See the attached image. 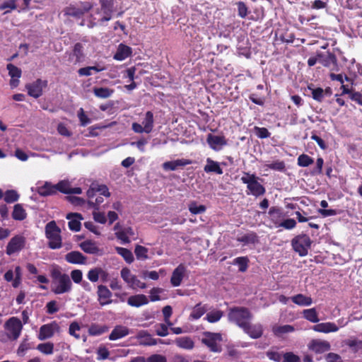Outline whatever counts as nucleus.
I'll return each instance as SVG.
<instances>
[{"instance_id": "f257e3e1", "label": "nucleus", "mask_w": 362, "mask_h": 362, "mask_svg": "<svg viewBox=\"0 0 362 362\" xmlns=\"http://www.w3.org/2000/svg\"><path fill=\"white\" fill-rule=\"evenodd\" d=\"M52 284L51 291L56 295L69 293L72 289V283L69 276L62 273L59 269L51 270Z\"/></svg>"}, {"instance_id": "f03ea898", "label": "nucleus", "mask_w": 362, "mask_h": 362, "mask_svg": "<svg viewBox=\"0 0 362 362\" xmlns=\"http://www.w3.org/2000/svg\"><path fill=\"white\" fill-rule=\"evenodd\" d=\"M243 176L240 180L243 184L247 185L246 193L247 195H252L255 197H261L266 193V189L259 180H262L254 173L243 172Z\"/></svg>"}, {"instance_id": "7ed1b4c3", "label": "nucleus", "mask_w": 362, "mask_h": 362, "mask_svg": "<svg viewBox=\"0 0 362 362\" xmlns=\"http://www.w3.org/2000/svg\"><path fill=\"white\" fill-rule=\"evenodd\" d=\"M252 317L253 315L245 307H233L228 310V320L235 323L241 329L245 327L247 323L251 322Z\"/></svg>"}, {"instance_id": "20e7f679", "label": "nucleus", "mask_w": 362, "mask_h": 362, "mask_svg": "<svg viewBox=\"0 0 362 362\" xmlns=\"http://www.w3.org/2000/svg\"><path fill=\"white\" fill-rule=\"evenodd\" d=\"M61 229L57 226L54 221H49L45 226V235L49 240L48 247L55 250L62 247Z\"/></svg>"}, {"instance_id": "39448f33", "label": "nucleus", "mask_w": 362, "mask_h": 362, "mask_svg": "<svg viewBox=\"0 0 362 362\" xmlns=\"http://www.w3.org/2000/svg\"><path fill=\"white\" fill-rule=\"evenodd\" d=\"M311 244V239L305 234L298 235L291 240V245L294 251L298 253L300 257H304L308 255Z\"/></svg>"}, {"instance_id": "423d86ee", "label": "nucleus", "mask_w": 362, "mask_h": 362, "mask_svg": "<svg viewBox=\"0 0 362 362\" xmlns=\"http://www.w3.org/2000/svg\"><path fill=\"white\" fill-rule=\"evenodd\" d=\"M4 329L7 332L8 339L14 341L20 337L23 325L18 317H11L5 322Z\"/></svg>"}, {"instance_id": "0eeeda50", "label": "nucleus", "mask_w": 362, "mask_h": 362, "mask_svg": "<svg viewBox=\"0 0 362 362\" xmlns=\"http://www.w3.org/2000/svg\"><path fill=\"white\" fill-rule=\"evenodd\" d=\"M318 62L331 71H339V66L337 56L330 51L317 52Z\"/></svg>"}, {"instance_id": "6e6552de", "label": "nucleus", "mask_w": 362, "mask_h": 362, "mask_svg": "<svg viewBox=\"0 0 362 362\" xmlns=\"http://www.w3.org/2000/svg\"><path fill=\"white\" fill-rule=\"evenodd\" d=\"M204 335L205 337L202 339V343L206 345L211 351L220 353L222 349L217 342L222 340L221 334L220 333L206 332L204 333Z\"/></svg>"}, {"instance_id": "1a4fd4ad", "label": "nucleus", "mask_w": 362, "mask_h": 362, "mask_svg": "<svg viewBox=\"0 0 362 362\" xmlns=\"http://www.w3.org/2000/svg\"><path fill=\"white\" fill-rule=\"evenodd\" d=\"M81 7L72 4L66 6L64 9V16L73 17L76 19L81 18L86 12H88L91 9L92 6L88 2H81Z\"/></svg>"}, {"instance_id": "9d476101", "label": "nucleus", "mask_w": 362, "mask_h": 362, "mask_svg": "<svg viewBox=\"0 0 362 362\" xmlns=\"http://www.w3.org/2000/svg\"><path fill=\"white\" fill-rule=\"evenodd\" d=\"M25 238L21 235L13 236L8 243L6 252L8 255H11L21 251L25 245Z\"/></svg>"}, {"instance_id": "9b49d317", "label": "nucleus", "mask_w": 362, "mask_h": 362, "mask_svg": "<svg viewBox=\"0 0 362 362\" xmlns=\"http://www.w3.org/2000/svg\"><path fill=\"white\" fill-rule=\"evenodd\" d=\"M47 86V81L38 78L32 83L26 84L25 88L28 90V93L30 96L38 98L42 95L43 88Z\"/></svg>"}, {"instance_id": "f8f14e48", "label": "nucleus", "mask_w": 362, "mask_h": 362, "mask_svg": "<svg viewBox=\"0 0 362 362\" xmlns=\"http://www.w3.org/2000/svg\"><path fill=\"white\" fill-rule=\"evenodd\" d=\"M268 214L270 222L275 228H279V224L286 216L283 209L279 206L270 207Z\"/></svg>"}, {"instance_id": "ddd939ff", "label": "nucleus", "mask_w": 362, "mask_h": 362, "mask_svg": "<svg viewBox=\"0 0 362 362\" xmlns=\"http://www.w3.org/2000/svg\"><path fill=\"white\" fill-rule=\"evenodd\" d=\"M101 11L103 14L101 21H108L115 11V0H99Z\"/></svg>"}, {"instance_id": "4468645a", "label": "nucleus", "mask_w": 362, "mask_h": 362, "mask_svg": "<svg viewBox=\"0 0 362 362\" xmlns=\"http://www.w3.org/2000/svg\"><path fill=\"white\" fill-rule=\"evenodd\" d=\"M59 327L56 322H52L49 324L43 325L40 327L38 339L40 340H45L52 337L55 331L59 330Z\"/></svg>"}, {"instance_id": "2eb2a0df", "label": "nucleus", "mask_w": 362, "mask_h": 362, "mask_svg": "<svg viewBox=\"0 0 362 362\" xmlns=\"http://www.w3.org/2000/svg\"><path fill=\"white\" fill-rule=\"evenodd\" d=\"M243 332L252 339H259L263 334V327L261 324H252L250 322L242 328Z\"/></svg>"}, {"instance_id": "dca6fc26", "label": "nucleus", "mask_w": 362, "mask_h": 362, "mask_svg": "<svg viewBox=\"0 0 362 362\" xmlns=\"http://www.w3.org/2000/svg\"><path fill=\"white\" fill-rule=\"evenodd\" d=\"M206 142L211 149L216 151L227 145V140L224 136H216L211 134L207 135Z\"/></svg>"}, {"instance_id": "f3484780", "label": "nucleus", "mask_w": 362, "mask_h": 362, "mask_svg": "<svg viewBox=\"0 0 362 362\" xmlns=\"http://www.w3.org/2000/svg\"><path fill=\"white\" fill-rule=\"evenodd\" d=\"M98 301L101 306L109 305L112 303L110 299L112 296L111 291L107 288V286L103 285H99L98 286Z\"/></svg>"}, {"instance_id": "a211bd4d", "label": "nucleus", "mask_w": 362, "mask_h": 362, "mask_svg": "<svg viewBox=\"0 0 362 362\" xmlns=\"http://www.w3.org/2000/svg\"><path fill=\"white\" fill-rule=\"evenodd\" d=\"M65 260L73 264H86L87 257L79 251H71L65 255Z\"/></svg>"}, {"instance_id": "6ab92c4d", "label": "nucleus", "mask_w": 362, "mask_h": 362, "mask_svg": "<svg viewBox=\"0 0 362 362\" xmlns=\"http://www.w3.org/2000/svg\"><path fill=\"white\" fill-rule=\"evenodd\" d=\"M66 218L69 220L68 223L69 228L75 232L81 230V224L80 221L83 219V216L78 213H69Z\"/></svg>"}, {"instance_id": "aec40b11", "label": "nucleus", "mask_w": 362, "mask_h": 362, "mask_svg": "<svg viewBox=\"0 0 362 362\" xmlns=\"http://www.w3.org/2000/svg\"><path fill=\"white\" fill-rule=\"evenodd\" d=\"M330 344L327 341L313 339L309 344V349L316 354H322L330 349Z\"/></svg>"}, {"instance_id": "412c9836", "label": "nucleus", "mask_w": 362, "mask_h": 362, "mask_svg": "<svg viewBox=\"0 0 362 362\" xmlns=\"http://www.w3.org/2000/svg\"><path fill=\"white\" fill-rule=\"evenodd\" d=\"M185 270V267L182 264H179L174 269L170 278V283L173 286H179L181 284Z\"/></svg>"}, {"instance_id": "4be33fe9", "label": "nucleus", "mask_w": 362, "mask_h": 362, "mask_svg": "<svg viewBox=\"0 0 362 362\" xmlns=\"http://www.w3.org/2000/svg\"><path fill=\"white\" fill-rule=\"evenodd\" d=\"M192 163V160L189 159H177L175 160L167 161L163 163V168L165 170H175L179 167H183Z\"/></svg>"}, {"instance_id": "5701e85b", "label": "nucleus", "mask_w": 362, "mask_h": 362, "mask_svg": "<svg viewBox=\"0 0 362 362\" xmlns=\"http://www.w3.org/2000/svg\"><path fill=\"white\" fill-rule=\"evenodd\" d=\"M139 339V344L141 346H154L156 345L158 341L156 339L152 337L146 331H140L136 335Z\"/></svg>"}, {"instance_id": "b1692460", "label": "nucleus", "mask_w": 362, "mask_h": 362, "mask_svg": "<svg viewBox=\"0 0 362 362\" xmlns=\"http://www.w3.org/2000/svg\"><path fill=\"white\" fill-rule=\"evenodd\" d=\"M129 329L127 327L122 325H117L112 330L109 335V339L111 341L122 339L129 334Z\"/></svg>"}, {"instance_id": "393cba45", "label": "nucleus", "mask_w": 362, "mask_h": 362, "mask_svg": "<svg viewBox=\"0 0 362 362\" xmlns=\"http://www.w3.org/2000/svg\"><path fill=\"white\" fill-rule=\"evenodd\" d=\"M127 303L132 307L139 308L148 303V299L144 294H136L131 296L127 299Z\"/></svg>"}, {"instance_id": "a878e982", "label": "nucleus", "mask_w": 362, "mask_h": 362, "mask_svg": "<svg viewBox=\"0 0 362 362\" xmlns=\"http://www.w3.org/2000/svg\"><path fill=\"white\" fill-rule=\"evenodd\" d=\"M313 329L317 332L329 333L338 331V326L334 322H322L313 326Z\"/></svg>"}, {"instance_id": "bb28decb", "label": "nucleus", "mask_w": 362, "mask_h": 362, "mask_svg": "<svg viewBox=\"0 0 362 362\" xmlns=\"http://www.w3.org/2000/svg\"><path fill=\"white\" fill-rule=\"evenodd\" d=\"M81 249L86 253L91 255H97L100 252L99 247L95 242L88 240L82 242L79 245Z\"/></svg>"}, {"instance_id": "cd10ccee", "label": "nucleus", "mask_w": 362, "mask_h": 362, "mask_svg": "<svg viewBox=\"0 0 362 362\" xmlns=\"http://www.w3.org/2000/svg\"><path fill=\"white\" fill-rule=\"evenodd\" d=\"M175 343L179 348L183 349L192 350L194 347V342L190 337H177Z\"/></svg>"}, {"instance_id": "c85d7f7f", "label": "nucleus", "mask_w": 362, "mask_h": 362, "mask_svg": "<svg viewBox=\"0 0 362 362\" xmlns=\"http://www.w3.org/2000/svg\"><path fill=\"white\" fill-rule=\"evenodd\" d=\"M72 55L75 56L74 64L82 62L85 58L84 47L81 42L76 43L72 49Z\"/></svg>"}, {"instance_id": "c756f323", "label": "nucleus", "mask_w": 362, "mask_h": 362, "mask_svg": "<svg viewBox=\"0 0 362 362\" xmlns=\"http://www.w3.org/2000/svg\"><path fill=\"white\" fill-rule=\"evenodd\" d=\"M204 170L207 173H214L217 175H222L223 173L219 163L210 158L206 159V165L204 166Z\"/></svg>"}, {"instance_id": "7c9ffc66", "label": "nucleus", "mask_w": 362, "mask_h": 362, "mask_svg": "<svg viewBox=\"0 0 362 362\" xmlns=\"http://www.w3.org/2000/svg\"><path fill=\"white\" fill-rule=\"evenodd\" d=\"M37 192L40 195L47 197L56 194L57 192V188L56 185L46 182L44 185L38 187Z\"/></svg>"}, {"instance_id": "2f4dec72", "label": "nucleus", "mask_w": 362, "mask_h": 362, "mask_svg": "<svg viewBox=\"0 0 362 362\" xmlns=\"http://www.w3.org/2000/svg\"><path fill=\"white\" fill-rule=\"evenodd\" d=\"M237 241L242 243L244 245H255L259 242V237L255 232L251 231L240 237H238Z\"/></svg>"}, {"instance_id": "473e14b6", "label": "nucleus", "mask_w": 362, "mask_h": 362, "mask_svg": "<svg viewBox=\"0 0 362 362\" xmlns=\"http://www.w3.org/2000/svg\"><path fill=\"white\" fill-rule=\"evenodd\" d=\"M131 54L132 49L129 47L120 44L114 56V59L118 61H122L129 57Z\"/></svg>"}, {"instance_id": "72a5a7b5", "label": "nucleus", "mask_w": 362, "mask_h": 362, "mask_svg": "<svg viewBox=\"0 0 362 362\" xmlns=\"http://www.w3.org/2000/svg\"><path fill=\"white\" fill-rule=\"evenodd\" d=\"M292 302L300 306H309L313 303L311 297L299 293L291 298Z\"/></svg>"}, {"instance_id": "f704fd0d", "label": "nucleus", "mask_w": 362, "mask_h": 362, "mask_svg": "<svg viewBox=\"0 0 362 362\" xmlns=\"http://www.w3.org/2000/svg\"><path fill=\"white\" fill-rule=\"evenodd\" d=\"M154 119L151 111H147L142 121V126L146 129V133L149 134L153 129Z\"/></svg>"}, {"instance_id": "c9c22d12", "label": "nucleus", "mask_w": 362, "mask_h": 362, "mask_svg": "<svg viewBox=\"0 0 362 362\" xmlns=\"http://www.w3.org/2000/svg\"><path fill=\"white\" fill-rule=\"evenodd\" d=\"M206 310V305H202L201 303H199L193 308L189 315V318L192 320H198L204 315Z\"/></svg>"}, {"instance_id": "e433bc0d", "label": "nucleus", "mask_w": 362, "mask_h": 362, "mask_svg": "<svg viewBox=\"0 0 362 362\" xmlns=\"http://www.w3.org/2000/svg\"><path fill=\"white\" fill-rule=\"evenodd\" d=\"M27 217V213L21 204H16L13 206L12 218L16 221H23Z\"/></svg>"}, {"instance_id": "4c0bfd02", "label": "nucleus", "mask_w": 362, "mask_h": 362, "mask_svg": "<svg viewBox=\"0 0 362 362\" xmlns=\"http://www.w3.org/2000/svg\"><path fill=\"white\" fill-rule=\"evenodd\" d=\"M93 92L97 98L105 99L110 98L113 94L114 90L109 88L95 87Z\"/></svg>"}, {"instance_id": "58836bf2", "label": "nucleus", "mask_w": 362, "mask_h": 362, "mask_svg": "<svg viewBox=\"0 0 362 362\" xmlns=\"http://www.w3.org/2000/svg\"><path fill=\"white\" fill-rule=\"evenodd\" d=\"M115 250L117 254L123 257L127 263L131 264L134 262V255L130 250L124 247H116Z\"/></svg>"}, {"instance_id": "ea45409f", "label": "nucleus", "mask_w": 362, "mask_h": 362, "mask_svg": "<svg viewBox=\"0 0 362 362\" xmlns=\"http://www.w3.org/2000/svg\"><path fill=\"white\" fill-rule=\"evenodd\" d=\"M103 70H105L104 66H101L99 65L91 66L80 68L78 70V74L80 76H89L92 74V71H94L95 72H100Z\"/></svg>"}, {"instance_id": "a19ab883", "label": "nucleus", "mask_w": 362, "mask_h": 362, "mask_svg": "<svg viewBox=\"0 0 362 362\" xmlns=\"http://www.w3.org/2000/svg\"><path fill=\"white\" fill-rule=\"evenodd\" d=\"M303 316L305 320L313 323H317L320 321L317 312L315 308L304 310Z\"/></svg>"}, {"instance_id": "79ce46f5", "label": "nucleus", "mask_w": 362, "mask_h": 362, "mask_svg": "<svg viewBox=\"0 0 362 362\" xmlns=\"http://www.w3.org/2000/svg\"><path fill=\"white\" fill-rule=\"evenodd\" d=\"M108 331V327L106 325H99L92 324L88 329V334L90 336H99Z\"/></svg>"}, {"instance_id": "37998d69", "label": "nucleus", "mask_w": 362, "mask_h": 362, "mask_svg": "<svg viewBox=\"0 0 362 362\" xmlns=\"http://www.w3.org/2000/svg\"><path fill=\"white\" fill-rule=\"evenodd\" d=\"M267 169H271L276 171L284 172L286 170V164L284 160H275L271 163H267L264 165Z\"/></svg>"}, {"instance_id": "c03bdc74", "label": "nucleus", "mask_w": 362, "mask_h": 362, "mask_svg": "<svg viewBox=\"0 0 362 362\" xmlns=\"http://www.w3.org/2000/svg\"><path fill=\"white\" fill-rule=\"evenodd\" d=\"M249 259L247 257H238L233 259V264L238 265L239 271L245 272L248 268Z\"/></svg>"}, {"instance_id": "a18cd8bd", "label": "nucleus", "mask_w": 362, "mask_h": 362, "mask_svg": "<svg viewBox=\"0 0 362 362\" xmlns=\"http://www.w3.org/2000/svg\"><path fill=\"white\" fill-rule=\"evenodd\" d=\"M314 163V160L313 158L309 156L307 154L302 153L300 154L297 159V164L300 167H308Z\"/></svg>"}, {"instance_id": "49530a36", "label": "nucleus", "mask_w": 362, "mask_h": 362, "mask_svg": "<svg viewBox=\"0 0 362 362\" xmlns=\"http://www.w3.org/2000/svg\"><path fill=\"white\" fill-rule=\"evenodd\" d=\"M19 197V194L14 189H8L4 193V201L8 204L17 202Z\"/></svg>"}, {"instance_id": "de8ad7c7", "label": "nucleus", "mask_w": 362, "mask_h": 362, "mask_svg": "<svg viewBox=\"0 0 362 362\" xmlns=\"http://www.w3.org/2000/svg\"><path fill=\"white\" fill-rule=\"evenodd\" d=\"M223 313L221 310H214L206 314L205 319L210 323L217 322L223 317Z\"/></svg>"}, {"instance_id": "09e8293b", "label": "nucleus", "mask_w": 362, "mask_h": 362, "mask_svg": "<svg viewBox=\"0 0 362 362\" xmlns=\"http://www.w3.org/2000/svg\"><path fill=\"white\" fill-rule=\"evenodd\" d=\"M148 248L144 246L137 245L134 249V253L138 259L146 260L148 257Z\"/></svg>"}, {"instance_id": "8fccbe9b", "label": "nucleus", "mask_w": 362, "mask_h": 362, "mask_svg": "<svg viewBox=\"0 0 362 362\" xmlns=\"http://www.w3.org/2000/svg\"><path fill=\"white\" fill-rule=\"evenodd\" d=\"M37 349L46 355L52 354L54 352V344L52 342L39 344L37 346Z\"/></svg>"}, {"instance_id": "3c124183", "label": "nucleus", "mask_w": 362, "mask_h": 362, "mask_svg": "<svg viewBox=\"0 0 362 362\" xmlns=\"http://www.w3.org/2000/svg\"><path fill=\"white\" fill-rule=\"evenodd\" d=\"M57 192H60L63 194H69L71 192V185L68 180H61L56 184Z\"/></svg>"}, {"instance_id": "603ef678", "label": "nucleus", "mask_w": 362, "mask_h": 362, "mask_svg": "<svg viewBox=\"0 0 362 362\" xmlns=\"http://www.w3.org/2000/svg\"><path fill=\"white\" fill-rule=\"evenodd\" d=\"M323 165L324 159L322 157H318L316 160V166L310 171V175L313 176L322 175Z\"/></svg>"}, {"instance_id": "864d4df0", "label": "nucleus", "mask_w": 362, "mask_h": 362, "mask_svg": "<svg viewBox=\"0 0 362 362\" xmlns=\"http://www.w3.org/2000/svg\"><path fill=\"white\" fill-rule=\"evenodd\" d=\"M308 89L312 90V97L315 100L320 103H321L323 100V98L325 97L323 88L320 87L316 88H312L310 86H308Z\"/></svg>"}, {"instance_id": "5fc2aeb1", "label": "nucleus", "mask_w": 362, "mask_h": 362, "mask_svg": "<svg viewBox=\"0 0 362 362\" xmlns=\"http://www.w3.org/2000/svg\"><path fill=\"white\" fill-rule=\"evenodd\" d=\"M206 208L204 205H197L195 202H192L189 204V211L192 214H199L205 212Z\"/></svg>"}, {"instance_id": "6e6d98bb", "label": "nucleus", "mask_w": 362, "mask_h": 362, "mask_svg": "<svg viewBox=\"0 0 362 362\" xmlns=\"http://www.w3.org/2000/svg\"><path fill=\"white\" fill-rule=\"evenodd\" d=\"M6 69L8 71V74L11 78H19L21 76V69L13 65V64H8Z\"/></svg>"}, {"instance_id": "4d7b16f0", "label": "nucleus", "mask_w": 362, "mask_h": 362, "mask_svg": "<svg viewBox=\"0 0 362 362\" xmlns=\"http://www.w3.org/2000/svg\"><path fill=\"white\" fill-rule=\"evenodd\" d=\"M253 129L255 135L259 139H267L271 135V133L265 127L255 126Z\"/></svg>"}, {"instance_id": "13d9d810", "label": "nucleus", "mask_w": 362, "mask_h": 362, "mask_svg": "<svg viewBox=\"0 0 362 362\" xmlns=\"http://www.w3.org/2000/svg\"><path fill=\"white\" fill-rule=\"evenodd\" d=\"M164 291V289L159 287H154L150 290V300L152 302L158 301L161 298L159 294L162 293Z\"/></svg>"}, {"instance_id": "bf43d9fd", "label": "nucleus", "mask_w": 362, "mask_h": 362, "mask_svg": "<svg viewBox=\"0 0 362 362\" xmlns=\"http://www.w3.org/2000/svg\"><path fill=\"white\" fill-rule=\"evenodd\" d=\"M103 272L101 268L96 267L88 271L87 276L91 282H96L99 279V274Z\"/></svg>"}, {"instance_id": "052dcab7", "label": "nucleus", "mask_w": 362, "mask_h": 362, "mask_svg": "<svg viewBox=\"0 0 362 362\" xmlns=\"http://www.w3.org/2000/svg\"><path fill=\"white\" fill-rule=\"evenodd\" d=\"M295 330L294 327L292 325H285L277 327L274 329V333L276 335H281L286 333L292 332Z\"/></svg>"}, {"instance_id": "680f3d73", "label": "nucleus", "mask_w": 362, "mask_h": 362, "mask_svg": "<svg viewBox=\"0 0 362 362\" xmlns=\"http://www.w3.org/2000/svg\"><path fill=\"white\" fill-rule=\"evenodd\" d=\"M110 356L109 350L103 346H99L97 350V360L98 361H103L108 358Z\"/></svg>"}, {"instance_id": "e2e57ef3", "label": "nucleus", "mask_w": 362, "mask_h": 362, "mask_svg": "<svg viewBox=\"0 0 362 362\" xmlns=\"http://www.w3.org/2000/svg\"><path fill=\"white\" fill-rule=\"evenodd\" d=\"M69 277L75 284H81L83 279V272L80 269H74L71 272Z\"/></svg>"}, {"instance_id": "0e129e2a", "label": "nucleus", "mask_w": 362, "mask_h": 362, "mask_svg": "<svg viewBox=\"0 0 362 362\" xmlns=\"http://www.w3.org/2000/svg\"><path fill=\"white\" fill-rule=\"evenodd\" d=\"M296 226V221L293 218H285L281 221L279 224V227L284 228L286 230H291Z\"/></svg>"}, {"instance_id": "69168bd1", "label": "nucleus", "mask_w": 362, "mask_h": 362, "mask_svg": "<svg viewBox=\"0 0 362 362\" xmlns=\"http://www.w3.org/2000/svg\"><path fill=\"white\" fill-rule=\"evenodd\" d=\"M238 16L242 18H245L248 14V8L243 1H238L237 4Z\"/></svg>"}, {"instance_id": "338daca9", "label": "nucleus", "mask_w": 362, "mask_h": 362, "mask_svg": "<svg viewBox=\"0 0 362 362\" xmlns=\"http://www.w3.org/2000/svg\"><path fill=\"white\" fill-rule=\"evenodd\" d=\"M282 362H301L300 357L293 352H286L283 355Z\"/></svg>"}, {"instance_id": "774afa93", "label": "nucleus", "mask_w": 362, "mask_h": 362, "mask_svg": "<svg viewBox=\"0 0 362 362\" xmlns=\"http://www.w3.org/2000/svg\"><path fill=\"white\" fill-rule=\"evenodd\" d=\"M147 362H167V358L161 354H152L146 358Z\"/></svg>"}]
</instances>
